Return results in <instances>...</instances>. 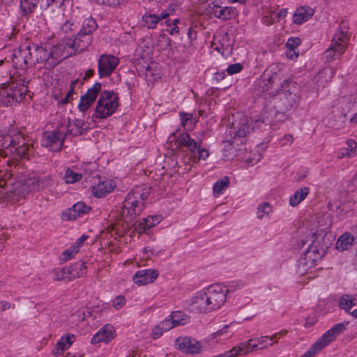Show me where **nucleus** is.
Wrapping results in <instances>:
<instances>
[{
	"label": "nucleus",
	"mask_w": 357,
	"mask_h": 357,
	"mask_svg": "<svg viewBox=\"0 0 357 357\" xmlns=\"http://www.w3.org/2000/svg\"><path fill=\"white\" fill-rule=\"evenodd\" d=\"M73 54L72 47H70V40L53 46L49 54L47 52V50L42 47L31 43H24L15 52L13 62L15 68L25 70L37 63L49 61L50 58L54 59L56 61Z\"/></svg>",
	"instance_id": "1"
},
{
	"label": "nucleus",
	"mask_w": 357,
	"mask_h": 357,
	"mask_svg": "<svg viewBox=\"0 0 357 357\" xmlns=\"http://www.w3.org/2000/svg\"><path fill=\"white\" fill-rule=\"evenodd\" d=\"M100 83H95L89 88L86 92L80 97L77 107L79 112H86L91 106L97 100L94 110L93 117L103 119L112 116L119 105V98L116 93L111 91L101 92Z\"/></svg>",
	"instance_id": "2"
},
{
	"label": "nucleus",
	"mask_w": 357,
	"mask_h": 357,
	"mask_svg": "<svg viewBox=\"0 0 357 357\" xmlns=\"http://www.w3.org/2000/svg\"><path fill=\"white\" fill-rule=\"evenodd\" d=\"M228 288L215 283L195 292L188 300V307L202 314H208L221 309L227 300Z\"/></svg>",
	"instance_id": "3"
},
{
	"label": "nucleus",
	"mask_w": 357,
	"mask_h": 357,
	"mask_svg": "<svg viewBox=\"0 0 357 357\" xmlns=\"http://www.w3.org/2000/svg\"><path fill=\"white\" fill-rule=\"evenodd\" d=\"M29 146L23 136L18 133L11 137L9 135H0V155H10L15 160L25 156Z\"/></svg>",
	"instance_id": "4"
},
{
	"label": "nucleus",
	"mask_w": 357,
	"mask_h": 357,
	"mask_svg": "<svg viewBox=\"0 0 357 357\" xmlns=\"http://www.w3.org/2000/svg\"><path fill=\"white\" fill-rule=\"evenodd\" d=\"M146 189H135L130 192L125 199L121 211L122 216L126 220H132L142 211L144 202L148 197Z\"/></svg>",
	"instance_id": "5"
},
{
	"label": "nucleus",
	"mask_w": 357,
	"mask_h": 357,
	"mask_svg": "<svg viewBox=\"0 0 357 357\" xmlns=\"http://www.w3.org/2000/svg\"><path fill=\"white\" fill-rule=\"evenodd\" d=\"M178 146H186L190 153L188 162L197 164L201 160H206L210 156L209 150L202 147L187 133L180 134L176 139Z\"/></svg>",
	"instance_id": "6"
},
{
	"label": "nucleus",
	"mask_w": 357,
	"mask_h": 357,
	"mask_svg": "<svg viewBox=\"0 0 357 357\" xmlns=\"http://www.w3.org/2000/svg\"><path fill=\"white\" fill-rule=\"evenodd\" d=\"M321 254L315 247H310L299 259L297 272L301 275H309L308 278L315 277L317 261Z\"/></svg>",
	"instance_id": "7"
},
{
	"label": "nucleus",
	"mask_w": 357,
	"mask_h": 357,
	"mask_svg": "<svg viewBox=\"0 0 357 357\" xmlns=\"http://www.w3.org/2000/svg\"><path fill=\"white\" fill-rule=\"evenodd\" d=\"M263 123L259 119H254L243 116L236 120L233 123V128L230 130V134H234V139L237 138H243L250 134L255 128H258Z\"/></svg>",
	"instance_id": "8"
},
{
	"label": "nucleus",
	"mask_w": 357,
	"mask_h": 357,
	"mask_svg": "<svg viewBox=\"0 0 357 357\" xmlns=\"http://www.w3.org/2000/svg\"><path fill=\"white\" fill-rule=\"evenodd\" d=\"M174 347L178 351L186 355H197L203 349V344L191 336H179L174 340Z\"/></svg>",
	"instance_id": "9"
},
{
	"label": "nucleus",
	"mask_w": 357,
	"mask_h": 357,
	"mask_svg": "<svg viewBox=\"0 0 357 357\" xmlns=\"http://www.w3.org/2000/svg\"><path fill=\"white\" fill-rule=\"evenodd\" d=\"M350 40V33L349 24L346 22H341L336 29L332 40L333 47L337 49V52H345L348 47V43Z\"/></svg>",
	"instance_id": "10"
},
{
	"label": "nucleus",
	"mask_w": 357,
	"mask_h": 357,
	"mask_svg": "<svg viewBox=\"0 0 357 357\" xmlns=\"http://www.w3.org/2000/svg\"><path fill=\"white\" fill-rule=\"evenodd\" d=\"M287 334V331H280L271 336L261 335L255 338H250V345H255L253 351L257 350L266 349L277 343L279 339Z\"/></svg>",
	"instance_id": "11"
},
{
	"label": "nucleus",
	"mask_w": 357,
	"mask_h": 357,
	"mask_svg": "<svg viewBox=\"0 0 357 357\" xmlns=\"http://www.w3.org/2000/svg\"><path fill=\"white\" fill-rule=\"evenodd\" d=\"M119 64V59L112 55H102L98 61V74L100 77L109 76Z\"/></svg>",
	"instance_id": "12"
},
{
	"label": "nucleus",
	"mask_w": 357,
	"mask_h": 357,
	"mask_svg": "<svg viewBox=\"0 0 357 357\" xmlns=\"http://www.w3.org/2000/svg\"><path fill=\"white\" fill-rule=\"evenodd\" d=\"M116 335L114 327L110 324H106L100 328L98 332L91 337V343L96 344L98 343L109 344Z\"/></svg>",
	"instance_id": "13"
},
{
	"label": "nucleus",
	"mask_w": 357,
	"mask_h": 357,
	"mask_svg": "<svg viewBox=\"0 0 357 357\" xmlns=\"http://www.w3.org/2000/svg\"><path fill=\"white\" fill-rule=\"evenodd\" d=\"M63 134L57 130L45 132L43 134L42 145L52 151L59 150L62 145Z\"/></svg>",
	"instance_id": "14"
},
{
	"label": "nucleus",
	"mask_w": 357,
	"mask_h": 357,
	"mask_svg": "<svg viewBox=\"0 0 357 357\" xmlns=\"http://www.w3.org/2000/svg\"><path fill=\"white\" fill-rule=\"evenodd\" d=\"M161 220L162 217L160 215H149L136 221L133 225V228L138 234L147 233L150 229L159 225Z\"/></svg>",
	"instance_id": "15"
},
{
	"label": "nucleus",
	"mask_w": 357,
	"mask_h": 357,
	"mask_svg": "<svg viewBox=\"0 0 357 357\" xmlns=\"http://www.w3.org/2000/svg\"><path fill=\"white\" fill-rule=\"evenodd\" d=\"M91 208L84 202H79L73 207L67 208L61 213V219L63 221H70L88 213Z\"/></svg>",
	"instance_id": "16"
},
{
	"label": "nucleus",
	"mask_w": 357,
	"mask_h": 357,
	"mask_svg": "<svg viewBox=\"0 0 357 357\" xmlns=\"http://www.w3.org/2000/svg\"><path fill=\"white\" fill-rule=\"evenodd\" d=\"M158 275V271L154 269L140 270L133 275L132 280L139 287L144 286L153 283Z\"/></svg>",
	"instance_id": "17"
},
{
	"label": "nucleus",
	"mask_w": 357,
	"mask_h": 357,
	"mask_svg": "<svg viewBox=\"0 0 357 357\" xmlns=\"http://www.w3.org/2000/svg\"><path fill=\"white\" fill-rule=\"evenodd\" d=\"M345 329V326L343 324H338L334 326L333 328L327 331L323 335L317 340L315 343L322 350L331 342L334 341L336 337L343 332Z\"/></svg>",
	"instance_id": "18"
},
{
	"label": "nucleus",
	"mask_w": 357,
	"mask_h": 357,
	"mask_svg": "<svg viewBox=\"0 0 357 357\" xmlns=\"http://www.w3.org/2000/svg\"><path fill=\"white\" fill-rule=\"evenodd\" d=\"M331 226L330 217L328 214L318 215L311 221L310 227L314 235H320L326 231Z\"/></svg>",
	"instance_id": "19"
},
{
	"label": "nucleus",
	"mask_w": 357,
	"mask_h": 357,
	"mask_svg": "<svg viewBox=\"0 0 357 357\" xmlns=\"http://www.w3.org/2000/svg\"><path fill=\"white\" fill-rule=\"evenodd\" d=\"M255 345H250V341L248 340L245 342H240L237 345L233 347L231 349L225 351V357H238L249 354L253 352Z\"/></svg>",
	"instance_id": "20"
},
{
	"label": "nucleus",
	"mask_w": 357,
	"mask_h": 357,
	"mask_svg": "<svg viewBox=\"0 0 357 357\" xmlns=\"http://www.w3.org/2000/svg\"><path fill=\"white\" fill-rule=\"evenodd\" d=\"M287 15V10L285 8L272 10L266 8L264 13L263 23L266 26H271L285 18Z\"/></svg>",
	"instance_id": "21"
},
{
	"label": "nucleus",
	"mask_w": 357,
	"mask_h": 357,
	"mask_svg": "<svg viewBox=\"0 0 357 357\" xmlns=\"http://www.w3.org/2000/svg\"><path fill=\"white\" fill-rule=\"evenodd\" d=\"M356 155L357 142L352 139H347L344 146L336 152V156L338 159L351 158Z\"/></svg>",
	"instance_id": "22"
},
{
	"label": "nucleus",
	"mask_w": 357,
	"mask_h": 357,
	"mask_svg": "<svg viewBox=\"0 0 357 357\" xmlns=\"http://www.w3.org/2000/svg\"><path fill=\"white\" fill-rule=\"evenodd\" d=\"M116 187V183L112 179H104L100 181L92 188V193L97 197H102L106 194L114 190Z\"/></svg>",
	"instance_id": "23"
},
{
	"label": "nucleus",
	"mask_w": 357,
	"mask_h": 357,
	"mask_svg": "<svg viewBox=\"0 0 357 357\" xmlns=\"http://www.w3.org/2000/svg\"><path fill=\"white\" fill-rule=\"evenodd\" d=\"M17 187L21 188L20 192L23 195L39 191L36 178H20L16 183Z\"/></svg>",
	"instance_id": "24"
},
{
	"label": "nucleus",
	"mask_w": 357,
	"mask_h": 357,
	"mask_svg": "<svg viewBox=\"0 0 357 357\" xmlns=\"http://www.w3.org/2000/svg\"><path fill=\"white\" fill-rule=\"evenodd\" d=\"M92 43V36L79 32L73 41L70 40V47L75 54L77 51H82Z\"/></svg>",
	"instance_id": "25"
},
{
	"label": "nucleus",
	"mask_w": 357,
	"mask_h": 357,
	"mask_svg": "<svg viewBox=\"0 0 357 357\" xmlns=\"http://www.w3.org/2000/svg\"><path fill=\"white\" fill-rule=\"evenodd\" d=\"M10 88L13 89V96L15 102H20L25 98L27 95L28 89L25 85V81L19 79L10 84Z\"/></svg>",
	"instance_id": "26"
},
{
	"label": "nucleus",
	"mask_w": 357,
	"mask_h": 357,
	"mask_svg": "<svg viewBox=\"0 0 357 357\" xmlns=\"http://www.w3.org/2000/svg\"><path fill=\"white\" fill-rule=\"evenodd\" d=\"M314 15V10L310 7H300L296 10L293 15V22L301 24L308 21Z\"/></svg>",
	"instance_id": "27"
},
{
	"label": "nucleus",
	"mask_w": 357,
	"mask_h": 357,
	"mask_svg": "<svg viewBox=\"0 0 357 357\" xmlns=\"http://www.w3.org/2000/svg\"><path fill=\"white\" fill-rule=\"evenodd\" d=\"M334 72L331 68H324L314 77V81L318 88H324L331 80Z\"/></svg>",
	"instance_id": "28"
},
{
	"label": "nucleus",
	"mask_w": 357,
	"mask_h": 357,
	"mask_svg": "<svg viewBox=\"0 0 357 357\" xmlns=\"http://www.w3.org/2000/svg\"><path fill=\"white\" fill-rule=\"evenodd\" d=\"M339 305L353 317L357 318V309L352 310V307L357 305V300L355 298L350 296H342L339 301Z\"/></svg>",
	"instance_id": "29"
},
{
	"label": "nucleus",
	"mask_w": 357,
	"mask_h": 357,
	"mask_svg": "<svg viewBox=\"0 0 357 357\" xmlns=\"http://www.w3.org/2000/svg\"><path fill=\"white\" fill-rule=\"evenodd\" d=\"M144 77L149 83L153 84L161 77L160 68L157 63H151L145 68Z\"/></svg>",
	"instance_id": "30"
},
{
	"label": "nucleus",
	"mask_w": 357,
	"mask_h": 357,
	"mask_svg": "<svg viewBox=\"0 0 357 357\" xmlns=\"http://www.w3.org/2000/svg\"><path fill=\"white\" fill-rule=\"evenodd\" d=\"M75 340V337L73 335L66 334L63 335L56 343L54 354L58 355L62 354L65 350L70 347Z\"/></svg>",
	"instance_id": "31"
},
{
	"label": "nucleus",
	"mask_w": 357,
	"mask_h": 357,
	"mask_svg": "<svg viewBox=\"0 0 357 357\" xmlns=\"http://www.w3.org/2000/svg\"><path fill=\"white\" fill-rule=\"evenodd\" d=\"M87 127L86 123L81 119L70 121L67 127V132L74 136L82 135Z\"/></svg>",
	"instance_id": "32"
},
{
	"label": "nucleus",
	"mask_w": 357,
	"mask_h": 357,
	"mask_svg": "<svg viewBox=\"0 0 357 357\" xmlns=\"http://www.w3.org/2000/svg\"><path fill=\"white\" fill-rule=\"evenodd\" d=\"M354 241V236L348 232L342 234L336 242V249L339 251L343 252L349 249Z\"/></svg>",
	"instance_id": "33"
},
{
	"label": "nucleus",
	"mask_w": 357,
	"mask_h": 357,
	"mask_svg": "<svg viewBox=\"0 0 357 357\" xmlns=\"http://www.w3.org/2000/svg\"><path fill=\"white\" fill-rule=\"evenodd\" d=\"M168 13H162L160 16L153 14H145L143 16V23L145 26L149 29H153L156 26L160 20L166 19L169 16Z\"/></svg>",
	"instance_id": "34"
},
{
	"label": "nucleus",
	"mask_w": 357,
	"mask_h": 357,
	"mask_svg": "<svg viewBox=\"0 0 357 357\" xmlns=\"http://www.w3.org/2000/svg\"><path fill=\"white\" fill-rule=\"evenodd\" d=\"M310 190L307 187L298 189L289 198V204L291 206H298L309 195Z\"/></svg>",
	"instance_id": "35"
},
{
	"label": "nucleus",
	"mask_w": 357,
	"mask_h": 357,
	"mask_svg": "<svg viewBox=\"0 0 357 357\" xmlns=\"http://www.w3.org/2000/svg\"><path fill=\"white\" fill-rule=\"evenodd\" d=\"M70 279H75L84 276L86 273L85 263L79 261L68 268Z\"/></svg>",
	"instance_id": "36"
},
{
	"label": "nucleus",
	"mask_w": 357,
	"mask_h": 357,
	"mask_svg": "<svg viewBox=\"0 0 357 357\" xmlns=\"http://www.w3.org/2000/svg\"><path fill=\"white\" fill-rule=\"evenodd\" d=\"M214 15L224 20L230 19L232 16L236 15V10L232 7H215L213 9Z\"/></svg>",
	"instance_id": "37"
},
{
	"label": "nucleus",
	"mask_w": 357,
	"mask_h": 357,
	"mask_svg": "<svg viewBox=\"0 0 357 357\" xmlns=\"http://www.w3.org/2000/svg\"><path fill=\"white\" fill-rule=\"evenodd\" d=\"M273 211V206L269 202H262L257 208L256 216L259 220H264L268 218Z\"/></svg>",
	"instance_id": "38"
},
{
	"label": "nucleus",
	"mask_w": 357,
	"mask_h": 357,
	"mask_svg": "<svg viewBox=\"0 0 357 357\" xmlns=\"http://www.w3.org/2000/svg\"><path fill=\"white\" fill-rule=\"evenodd\" d=\"M10 84L0 89V105L15 102Z\"/></svg>",
	"instance_id": "39"
},
{
	"label": "nucleus",
	"mask_w": 357,
	"mask_h": 357,
	"mask_svg": "<svg viewBox=\"0 0 357 357\" xmlns=\"http://www.w3.org/2000/svg\"><path fill=\"white\" fill-rule=\"evenodd\" d=\"M52 278L55 281L70 280V276L68 268L59 267L52 270Z\"/></svg>",
	"instance_id": "40"
},
{
	"label": "nucleus",
	"mask_w": 357,
	"mask_h": 357,
	"mask_svg": "<svg viewBox=\"0 0 357 357\" xmlns=\"http://www.w3.org/2000/svg\"><path fill=\"white\" fill-rule=\"evenodd\" d=\"M233 331L230 330L229 326H224L222 328L211 335V338L219 341L223 339H227L231 337Z\"/></svg>",
	"instance_id": "41"
},
{
	"label": "nucleus",
	"mask_w": 357,
	"mask_h": 357,
	"mask_svg": "<svg viewBox=\"0 0 357 357\" xmlns=\"http://www.w3.org/2000/svg\"><path fill=\"white\" fill-rule=\"evenodd\" d=\"M229 179L227 176L218 180L213 185V194L219 197L229 187Z\"/></svg>",
	"instance_id": "42"
},
{
	"label": "nucleus",
	"mask_w": 357,
	"mask_h": 357,
	"mask_svg": "<svg viewBox=\"0 0 357 357\" xmlns=\"http://www.w3.org/2000/svg\"><path fill=\"white\" fill-rule=\"evenodd\" d=\"M97 28V24L94 19L92 17L86 18L82 25L80 32L86 35L91 36L93 31Z\"/></svg>",
	"instance_id": "43"
},
{
	"label": "nucleus",
	"mask_w": 357,
	"mask_h": 357,
	"mask_svg": "<svg viewBox=\"0 0 357 357\" xmlns=\"http://www.w3.org/2000/svg\"><path fill=\"white\" fill-rule=\"evenodd\" d=\"M344 52H337L336 47H333V45H330L328 48L324 53V58L327 62H330L336 59H338Z\"/></svg>",
	"instance_id": "44"
},
{
	"label": "nucleus",
	"mask_w": 357,
	"mask_h": 357,
	"mask_svg": "<svg viewBox=\"0 0 357 357\" xmlns=\"http://www.w3.org/2000/svg\"><path fill=\"white\" fill-rule=\"evenodd\" d=\"M64 181L67 183H74L82 178V174L74 169H68L64 175Z\"/></svg>",
	"instance_id": "45"
},
{
	"label": "nucleus",
	"mask_w": 357,
	"mask_h": 357,
	"mask_svg": "<svg viewBox=\"0 0 357 357\" xmlns=\"http://www.w3.org/2000/svg\"><path fill=\"white\" fill-rule=\"evenodd\" d=\"M180 117L181 124L185 129H192L195 126L196 120L194 119L192 114L181 112L180 113Z\"/></svg>",
	"instance_id": "46"
},
{
	"label": "nucleus",
	"mask_w": 357,
	"mask_h": 357,
	"mask_svg": "<svg viewBox=\"0 0 357 357\" xmlns=\"http://www.w3.org/2000/svg\"><path fill=\"white\" fill-rule=\"evenodd\" d=\"M171 317L175 326L184 325L190 321L189 316L182 312H175L171 315Z\"/></svg>",
	"instance_id": "47"
},
{
	"label": "nucleus",
	"mask_w": 357,
	"mask_h": 357,
	"mask_svg": "<svg viewBox=\"0 0 357 357\" xmlns=\"http://www.w3.org/2000/svg\"><path fill=\"white\" fill-rule=\"evenodd\" d=\"M178 22H179V20L178 19H174V20L168 19V20H167L165 21L166 25L169 27L167 31L171 35H177V34H178L179 29H178V27L177 26V24Z\"/></svg>",
	"instance_id": "48"
},
{
	"label": "nucleus",
	"mask_w": 357,
	"mask_h": 357,
	"mask_svg": "<svg viewBox=\"0 0 357 357\" xmlns=\"http://www.w3.org/2000/svg\"><path fill=\"white\" fill-rule=\"evenodd\" d=\"M39 0H20L21 8L26 13L32 12Z\"/></svg>",
	"instance_id": "49"
},
{
	"label": "nucleus",
	"mask_w": 357,
	"mask_h": 357,
	"mask_svg": "<svg viewBox=\"0 0 357 357\" xmlns=\"http://www.w3.org/2000/svg\"><path fill=\"white\" fill-rule=\"evenodd\" d=\"M12 174L6 168L0 169V189L4 188L8 181L11 178Z\"/></svg>",
	"instance_id": "50"
},
{
	"label": "nucleus",
	"mask_w": 357,
	"mask_h": 357,
	"mask_svg": "<svg viewBox=\"0 0 357 357\" xmlns=\"http://www.w3.org/2000/svg\"><path fill=\"white\" fill-rule=\"evenodd\" d=\"M126 303V299L123 296H117L113 299L112 305L115 310H119L124 307Z\"/></svg>",
	"instance_id": "51"
},
{
	"label": "nucleus",
	"mask_w": 357,
	"mask_h": 357,
	"mask_svg": "<svg viewBox=\"0 0 357 357\" xmlns=\"http://www.w3.org/2000/svg\"><path fill=\"white\" fill-rule=\"evenodd\" d=\"M36 182L38 185V190H43L52 185V180L50 178L45 177L38 178H36Z\"/></svg>",
	"instance_id": "52"
},
{
	"label": "nucleus",
	"mask_w": 357,
	"mask_h": 357,
	"mask_svg": "<svg viewBox=\"0 0 357 357\" xmlns=\"http://www.w3.org/2000/svg\"><path fill=\"white\" fill-rule=\"evenodd\" d=\"M79 251H78L77 248L75 247V245H73L71 247L66 249L63 252V258L64 260H69L72 257H73Z\"/></svg>",
	"instance_id": "53"
},
{
	"label": "nucleus",
	"mask_w": 357,
	"mask_h": 357,
	"mask_svg": "<svg viewBox=\"0 0 357 357\" xmlns=\"http://www.w3.org/2000/svg\"><path fill=\"white\" fill-rule=\"evenodd\" d=\"M159 324L165 332L175 327L171 316L160 321Z\"/></svg>",
	"instance_id": "54"
},
{
	"label": "nucleus",
	"mask_w": 357,
	"mask_h": 357,
	"mask_svg": "<svg viewBox=\"0 0 357 357\" xmlns=\"http://www.w3.org/2000/svg\"><path fill=\"white\" fill-rule=\"evenodd\" d=\"M301 44V40L298 37L289 38L286 43L287 48L296 50Z\"/></svg>",
	"instance_id": "55"
},
{
	"label": "nucleus",
	"mask_w": 357,
	"mask_h": 357,
	"mask_svg": "<svg viewBox=\"0 0 357 357\" xmlns=\"http://www.w3.org/2000/svg\"><path fill=\"white\" fill-rule=\"evenodd\" d=\"M164 333H165V331H163L158 324L152 328L150 335L153 340H157L162 337Z\"/></svg>",
	"instance_id": "56"
},
{
	"label": "nucleus",
	"mask_w": 357,
	"mask_h": 357,
	"mask_svg": "<svg viewBox=\"0 0 357 357\" xmlns=\"http://www.w3.org/2000/svg\"><path fill=\"white\" fill-rule=\"evenodd\" d=\"M295 88V83L289 81H285L281 86V91H283L284 93H294Z\"/></svg>",
	"instance_id": "57"
},
{
	"label": "nucleus",
	"mask_w": 357,
	"mask_h": 357,
	"mask_svg": "<svg viewBox=\"0 0 357 357\" xmlns=\"http://www.w3.org/2000/svg\"><path fill=\"white\" fill-rule=\"evenodd\" d=\"M321 349L314 342L311 347L301 357H314Z\"/></svg>",
	"instance_id": "58"
},
{
	"label": "nucleus",
	"mask_w": 357,
	"mask_h": 357,
	"mask_svg": "<svg viewBox=\"0 0 357 357\" xmlns=\"http://www.w3.org/2000/svg\"><path fill=\"white\" fill-rule=\"evenodd\" d=\"M243 67L241 63H236L232 65H230L227 69V72L229 75H234L238 73H240L242 70Z\"/></svg>",
	"instance_id": "59"
},
{
	"label": "nucleus",
	"mask_w": 357,
	"mask_h": 357,
	"mask_svg": "<svg viewBox=\"0 0 357 357\" xmlns=\"http://www.w3.org/2000/svg\"><path fill=\"white\" fill-rule=\"evenodd\" d=\"M119 224L120 223H116L114 225H112L110 229L108 228L107 231L102 232V236H105V237L107 238H109V235L110 237H112L113 234L111 233L112 231H116V234H117L120 231Z\"/></svg>",
	"instance_id": "60"
},
{
	"label": "nucleus",
	"mask_w": 357,
	"mask_h": 357,
	"mask_svg": "<svg viewBox=\"0 0 357 357\" xmlns=\"http://www.w3.org/2000/svg\"><path fill=\"white\" fill-rule=\"evenodd\" d=\"M62 30L65 33H70L75 29V26L73 22L66 21L65 24H63L61 27Z\"/></svg>",
	"instance_id": "61"
},
{
	"label": "nucleus",
	"mask_w": 357,
	"mask_h": 357,
	"mask_svg": "<svg viewBox=\"0 0 357 357\" xmlns=\"http://www.w3.org/2000/svg\"><path fill=\"white\" fill-rule=\"evenodd\" d=\"M287 56L288 59L294 60L298 57L299 52L295 49L287 48Z\"/></svg>",
	"instance_id": "62"
},
{
	"label": "nucleus",
	"mask_w": 357,
	"mask_h": 357,
	"mask_svg": "<svg viewBox=\"0 0 357 357\" xmlns=\"http://www.w3.org/2000/svg\"><path fill=\"white\" fill-rule=\"evenodd\" d=\"M73 92H74L73 89H71V90L70 91H68V93L66 95L65 98L58 102V104L60 106H63L65 104H66L67 102H68L69 100H70V97L73 94Z\"/></svg>",
	"instance_id": "63"
},
{
	"label": "nucleus",
	"mask_w": 357,
	"mask_h": 357,
	"mask_svg": "<svg viewBox=\"0 0 357 357\" xmlns=\"http://www.w3.org/2000/svg\"><path fill=\"white\" fill-rule=\"evenodd\" d=\"M73 92H74L73 89H71V90L70 91H68V93L66 95L65 98L58 102V104L60 106H63L65 104H66L67 102H68L69 100H70V97L73 94Z\"/></svg>",
	"instance_id": "64"
}]
</instances>
